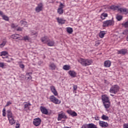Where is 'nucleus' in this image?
Listing matches in <instances>:
<instances>
[{
  "label": "nucleus",
  "instance_id": "obj_13",
  "mask_svg": "<svg viewBox=\"0 0 128 128\" xmlns=\"http://www.w3.org/2000/svg\"><path fill=\"white\" fill-rule=\"evenodd\" d=\"M102 100L103 102V104L104 102H110V98L106 95H102Z\"/></svg>",
  "mask_w": 128,
  "mask_h": 128
},
{
  "label": "nucleus",
  "instance_id": "obj_1",
  "mask_svg": "<svg viewBox=\"0 0 128 128\" xmlns=\"http://www.w3.org/2000/svg\"><path fill=\"white\" fill-rule=\"evenodd\" d=\"M78 62L84 66H90L92 64V60L90 59L80 58Z\"/></svg>",
  "mask_w": 128,
  "mask_h": 128
},
{
  "label": "nucleus",
  "instance_id": "obj_25",
  "mask_svg": "<svg viewBox=\"0 0 128 128\" xmlns=\"http://www.w3.org/2000/svg\"><path fill=\"white\" fill-rule=\"evenodd\" d=\"M104 34H106V32L104 31H102L99 33V36L101 38H102L104 36Z\"/></svg>",
  "mask_w": 128,
  "mask_h": 128
},
{
  "label": "nucleus",
  "instance_id": "obj_30",
  "mask_svg": "<svg viewBox=\"0 0 128 128\" xmlns=\"http://www.w3.org/2000/svg\"><path fill=\"white\" fill-rule=\"evenodd\" d=\"M72 32H74L72 28L70 27L67 28V32L68 34H72Z\"/></svg>",
  "mask_w": 128,
  "mask_h": 128
},
{
  "label": "nucleus",
  "instance_id": "obj_19",
  "mask_svg": "<svg viewBox=\"0 0 128 128\" xmlns=\"http://www.w3.org/2000/svg\"><path fill=\"white\" fill-rule=\"evenodd\" d=\"M118 10H119L120 12H126V14H128V10L126 8H118Z\"/></svg>",
  "mask_w": 128,
  "mask_h": 128
},
{
  "label": "nucleus",
  "instance_id": "obj_49",
  "mask_svg": "<svg viewBox=\"0 0 128 128\" xmlns=\"http://www.w3.org/2000/svg\"><path fill=\"white\" fill-rule=\"evenodd\" d=\"M10 104H12V102L8 101L6 104V106H8Z\"/></svg>",
  "mask_w": 128,
  "mask_h": 128
},
{
  "label": "nucleus",
  "instance_id": "obj_16",
  "mask_svg": "<svg viewBox=\"0 0 128 128\" xmlns=\"http://www.w3.org/2000/svg\"><path fill=\"white\" fill-rule=\"evenodd\" d=\"M49 68L51 70H54L56 68V66L54 64V63H51L49 65Z\"/></svg>",
  "mask_w": 128,
  "mask_h": 128
},
{
  "label": "nucleus",
  "instance_id": "obj_57",
  "mask_svg": "<svg viewBox=\"0 0 128 128\" xmlns=\"http://www.w3.org/2000/svg\"><path fill=\"white\" fill-rule=\"evenodd\" d=\"M36 34V32L34 33V34Z\"/></svg>",
  "mask_w": 128,
  "mask_h": 128
},
{
  "label": "nucleus",
  "instance_id": "obj_37",
  "mask_svg": "<svg viewBox=\"0 0 128 128\" xmlns=\"http://www.w3.org/2000/svg\"><path fill=\"white\" fill-rule=\"evenodd\" d=\"M20 24L22 26H26V24H28V22H26V21L20 20Z\"/></svg>",
  "mask_w": 128,
  "mask_h": 128
},
{
  "label": "nucleus",
  "instance_id": "obj_45",
  "mask_svg": "<svg viewBox=\"0 0 128 128\" xmlns=\"http://www.w3.org/2000/svg\"><path fill=\"white\" fill-rule=\"evenodd\" d=\"M4 63L0 62V68H4Z\"/></svg>",
  "mask_w": 128,
  "mask_h": 128
},
{
  "label": "nucleus",
  "instance_id": "obj_53",
  "mask_svg": "<svg viewBox=\"0 0 128 128\" xmlns=\"http://www.w3.org/2000/svg\"><path fill=\"white\" fill-rule=\"evenodd\" d=\"M0 16H2H2H4V12H2V11H0Z\"/></svg>",
  "mask_w": 128,
  "mask_h": 128
},
{
  "label": "nucleus",
  "instance_id": "obj_41",
  "mask_svg": "<svg viewBox=\"0 0 128 128\" xmlns=\"http://www.w3.org/2000/svg\"><path fill=\"white\" fill-rule=\"evenodd\" d=\"M30 106V104L26 103V104H24V108H28V106Z\"/></svg>",
  "mask_w": 128,
  "mask_h": 128
},
{
  "label": "nucleus",
  "instance_id": "obj_5",
  "mask_svg": "<svg viewBox=\"0 0 128 128\" xmlns=\"http://www.w3.org/2000/svg\"><path fill=\"white\" fill-rule=\"evenodd\" d=\"M62 118L66 119L68 118V117L66 116V114H64V112H61L60 114H58V120H62Z\"/></svg>",
  "mask_w": 128,
  "mask_h": 128
},
{
  "label": "nucleus",
  "instance_id": "obj_10",
  "mask_svg": "<svg viewBox=\"0 0 128 128\" xmlns=\"http://www.w3.org/2000/svg\"><path fill=\"white\" fill-rule=\"evenodd\" d=\"M42 4L40 3L38 5V6L35 8V10L36 12H42Z\"/></svg>",
  "mask_w": 128,
  "mask_h": 128
},
{
  "label": "nucleus",
  "instance_id": "obj_36",
  "mask_svg": "<svg viewBox=\"0 0 128 128\" xmlns=\"http://www.w3.org/2000/svg\"><path fill=\"white\" fill-rule=\"evenodd\" d=\"M116 20H118V21L122 20V16L120 15H118L116 16Z\"/></svg>",
  "mask_w": 128,
  "mask_h": 128
},
{
  "label": "nucleus",
  "instance_id": "obj_8",
  "mask_svg": "<svg viewBox=\"0 0 128 128\" xmlns=\"http://www.w3.org/2000/svg\"><path fill=\"white\" fill-rule=\"evenodd\" d=\"M10 38H13V40H22V36L18 34H12Z\"/></svg>",
  "mask_w": 128,
  "mask_h": 128
},
{
  "label": "nucleus",
  "instance_id": "obj_38",
  "mask_svg": "<svg viewBox=\"0 0 128 128\" xmlns=\"http://www.w3.org/2000/svg\"><path fill=\"white\" fill-rule=\"evenodd\" d=\"M111 10H116L117 8H118V6H110Z\"/></svg>",
  "mask_w": 128,
  "mask_h": 128
},
{
  "label": "nucleus",
  "instance_id": "obj_12",
  "mask_svg": "<svg viewBox=\"0 0 128 128\" xmlns=\"http://www.w3.org/2000/svg\"><path fill=\"white\" fill-rule=\"evenodd\" d=\"M50 90L54 94V96H58V92L56 90V87L54 86H50Z\"/></svg>",
  "mask_w": 128,
  "mask_h": 128
},
{
  "label": "nucleus",
  "instance_id": "obj_39",
  "mask_svg": "<svg viewBox=\"0 0 128 128\" xmlns=\"http://www.w3.org/2000/svg\"><path fill=\"white\" fill-rule=\"evenodd\" d=\"M124 28H128V20L122 24Z\"/></svg>",
  "mask_w": 128,
  "mask_h": 128
},
{
  "label": "nucleus",
  "instance_id": "obj_54",
  "mask_svg": "<svg viewBox=\"0 0 128 128\" xmlns=\"http://www.w3.org/2000/svg\"><path fill=\"white\" fill-rule=\"evenodd\" d=\"M42 64V62H38V64H39V66L40 65V64Z\"/></svg>",
  "mask_w": 128,
  "mask_h": 128
},
{
  "label": "nucleus",
  "instance_id": "obj_21",
  "mask_svg": "<svg viewBox=\"0 0 128 128\" xmlns=\"http://www.w3.org/2000/svg\"><path fill=\"white\" fill-rule=\"evenodd\" d=\"M57 22H58V24H64L66 22V20H64L62 18H57Z\"/></svg>",
  "mask_w": 128,
  "mask_h": 128
},
{
  "label": "nucleus",
  "instance_id": "obj_31",
  "mask_svg": "<svg viewBox=\"0 0 128 128\" xmlns=\"http://www.w3.org/2000/svg\"><path fill=\"white\" fill-rule=\"evenodd\" d=\"M6 44V40H4L1 44H0V48H4Z\"/></svg>",
  "mask_w": 128,
  "mask_h": 128
},
{
  "label": "nucleus",
  "instance_id": "obj_56",
  "mask_svg": "<svg viewBox=\"0 0 128 128\" xmlns=\"http://www.w3.org/2000/svg\"><path fill=\"white\" fill-rule=\"evenodd\" d=\"M8 58V56H6V57H2V58Z\"/></svg>",
  "mask_w": 128,
  "mask_h": 128
},
{
  "label": "nucleus",
  "instance_id": "obj_52",
  "mask_svg": "<svg viewBox=\"0 0 128 128\" xmlns=\"http://www.w3.org/2000/svg\"><path fill=\"white\" fill-rule=\"evenodd\" d=\"M124 128H128V124H125L124 126Z\"/></svg>",
  "mask_w": 128,
  "mask_h": 128
},
{
  "label": "nucleus",
  "instance_id": "obj_40",
  "mask_svg": "<svg viewBox=\"0 0 128 128\" xmlns=\"http://www.w3.org/2000/svg\"><path fill=\"white\" fill-rule=\"evenodd\" d=\"M23 40L25 41H26V40H30V37H28V36H24V38Z\"/></svg>",
  "mask_w": 128,
  "mask_h": 128
},
{
  "label": "nucleus",
  "instance_id": "obj_22",
  "mask_svg": "<svg viewBox=\"0 0 128 128\" xmlns=\"http://www.w3.org/2000/svg\"><path fill=\"white\" fill-rule=\"evenodd\" d=\"M104 104V106L105 108L108 109L110 108V102H105Z\"/></svg>",
  "mask_w": 128,
  "mask_h": 128
},
{
  "label": "nucleus",
  "instance_id": "obj_14",
  "mask_svg": "<svg viewBox=\"0 0 128 128\" xmlns=\"http://www.w3.org/2000/svg\"><path fill=\"white\" fill-rule=\"evenodd\" d=\"M48 46H54V41L53 40H48L46 43Z\"/></svg>",
  "mask_w": 128,
  "mask_h": 128
},
{
  "label": "nucleus",
  "instance_id": "obj_26",
  "mask_svg": "<svg viewBox=\"0 0 128 128\" xmlns=\"http://www.w3.org/2000/svg\"><path fill=\"white\" fill-rule=\"evenodd\" d=\"M30 74H32V72L26 73V78H27V80H32V76H30Z\"/></svg>",
  "mask_w": 128,
  "mask_h": 128
},
{
  "label": "nucleus",
  "instance_id": "obj_44",
  "mask_svg": "<svg viewBox=\"0 0 128 128\" xmlns=\"http://www.w3.org/2000/svg\"><path fill=\"white\" fill-rule=\"evenodd\" d=\"M6 108H4L2 110V116H6Z\"/></svg>",
  "mask_w": 128,
  "mask_h": 128
},
{
  "label": "nucleus",
  "instance_id": "obj_32",
  "mask_svg": "<svg viewBox=\"0 0 128 128\" xmlns=\"http://www.w3.org/2000/svg\"><path fill=\"white\" fill-rule=\"evenodd\" d=\"M102 120H108V116H106V115H102Z\"/></svg>",
  "mask_w": 128,
  "mask_h": 128
},
{
  "label": "nucleus",
  "instance_id": "obj_2",
  "mask_svg": "<svg viewBox=\"0 0 128 128\" xmlns=\"http://www.w3.org/2000/svg\"><path fill=\"white\" fill-rule=\"evenodd\" d=\"M6 112L10 124H11V126L14 124H16V120H14V116L12 115V111H10V110H8Z\"/></svg>",
  "mask_w": 128,
  "mask_h": 128
},
{
  "label": "nucleus",
  "instance_id": "obj_7",
  "mask_svg": "<svg viewBox=\"0 0 128 128\" xmlns=\"http://www.w3.org/2000/svg\"><path fill=\"white\" fill-rule=\"evenodd\" d=\"M42 122V120L40 118H36L34 120L33 124L34 126H38L40 124V122Z\"/></svg>",
  "mask_w": 128,
  "mask_h": 128
},
{
  "label": "nucleus",
  "instance_id": "obj_3",
  "mask_svg": "<svg viewBox=\"0 0 128 128\" xmlns=\"http://www.w3.org/2000/svg\"><path fill=\"white\" fill-rule=\"evenodd\" d=\"M50 102H54V104H60L61 102L60 100L56 98L54 95L50 96Z\"/></svg>",
  "mask_w": 128,
  "mask_h": 128
},
{
  "label": "nucleus",
  "instance_id": "obj_43",
  "mask_svg": "<svg viewBox=\"0 0 128 128\" xmlns=\"http://www.w3.org/2000/svg\"><path fill=\"white\" fill-rule=\"evenodd\" d=\"M81 128H88V124H84L82 125Z\"/></svg>",
  "mask_w": 128,
  "mask_h": 128
},
{
  "label": "nucleus",
  "instance_id": "obj_17",
  "mask_svg": "<svg viewBox=\"0 0 128 128\" xmlns=\"http://www.w3.org/2000/svg\"><path fill=\"white\" fill-rule=\"evenodd\" d=\"M41 40L43 44H47L48 40V38L46 36H44L41 38Z\"/></svg>",
  "mask_w": 128,
  "mask_h": 128
},
{
  "label": "nucleus",
  "instance_id": "obj_24",
  "mask_svg": "<svg viewBox=\"0 0 128 128\" xmlns=\"http://www.w3.org/2000/svg\"><path fill=\"white\" fill-rule=\"evenodd\" d=\"M88 128H98L96 126L92 123L88 124Z\"/></svg>",
  "mask_w": 128,
  "mask_h": 128
},
{
  "label": "nucleus",
  "instance_id": "obj_50",
  "mask_svg": "<svg viewBox=\"0 0 128 128\" xmlns=\"http://www.w3.org/2000/svg\"><path fill=\"white\" fill-rule=\"evenodd\" d=\"M20 124H16V128H20Z\"/></svg>",
  "mask_w": 128,
  "mask_h": 128
},
{
  "label": "nucleus",
  "instance_id": "obj_18",
  "mask_svg": "<svg viewBox=\"0 0 128 128\" xmlns=\"http://www.w3.org/2000/svg\"><path fill=\"white\" fill-rule=\"evenodd\" d=\"M68 113L72 116H78V114L76 112H72V110H68Z\"/></svg>",
  "mask_w": 128,
  "mask_h": 128
},
{
  "label": "nucleus",
  "instance_id": "obj_11",
  "mask_svg": "<svg viewBox=\"0 0 128 128\" xmlns=\"http://www.w3.org/2000/svg\"><path fill=\"white\" fill-rule=\"evenodd\" d=\"M40 110L42 114H48V111L45 107L41 106L40 107Z\"/></svg>",
  "mask_w": 128,
  "mask_h": 128
},
{
  "label": "nucleus",
  "instance_id": "obj_6",
  "mask_svg": "<svg viewBox=\"0 0 128 128\" xmlns=\"http://www.w3.org/2000/svg\"><path fill=\"white\" fill-rule=\"evenodd\" d=\"M112 24H114V21L112 20H108L104 22L103 26H112Z\"/></svg>",
  "mask_w": 128,
  "mask_h": 128
},
{
  "label": "nucleus",
  "instance_id": "obj_55",
  "mask_svg": "<svg viewBox=\"0 0 128 128\" xmlns=\"http://www.w3.org/2000/svg\"><path fill=\"white\" fill-rule=\"evenodd\" d=\"M7 62H10V60H6Z\"/></svg>",
  "mask_w": 128,
  "mask_h": 128
},
{
  "label": "nucleus",
  "instance_id": "obj_4",
  "mask_svg": "<svg viewBox=\"0 0 128 128\" xmlns=\"http://www.w3.org/2000/svg\"><path fill=\"white\" fill-rule=\"evenodd\" d=\"M120 90V87L118 85H114L110 88V92L111 94H116Z\"/></svg>",
  "mask_w": 128,
  "mask_h": 128
},
{
  "label": "nucleus",
  "instance_id": "obj_9",
  "mask_svg": "<svg viewBox=\"0 0 128 128\" xmlns=\"http://www.w3.org/2000/svg\"><path fill=\"white\" fill-rule=\"evenodd\" d=\"M99 125L101 126V128H108V122H104V121H99Z\"/></svg>",
  "mask_w": 128,
  "mask_h": 128
},
{
  "label": "nucleus",
  "instance_id": "obj_46",
  "mask_svg": "<svg viewBox=\"0 0 128 128\" xmlns=\"http://www.w3.org/2000/svg\"><path fill=\"white\" fill-rule=\"evenodd\" d=\"M17 32H22V28L19 27L18 28L16 29Z\"/></svg>",
  "mask_w": 128,
  "mask_h": 128
},
{
  "label": "nucleus",
  "instance_id": "obj_27",
  "mask_svg": "<svg viewBox=\"0 0 128 128\" xmlns=\"http://www.w3.org/2000/svg\"><path fill=\"white\" fill-rule=\"evenodd\" d=\"M100 18L102 20H104L106 18H108V14L106 13H102L101 14Z\"/></svg>",
  "mask_w": 128,
  "mask_h": 128
},
{
  "label": "nucleus",
  "instance_id": "obj_51",
  "mask_svg": "<svg viewBox=\"0 0 128 128\" xmlns=\"http://www.w3.org/2000/svg\"><path fill=\"white\" fill-rule=\"evenodd\" d=\"M11 27L12 28H16V26H14V24H12Z\"/></svg>",
  "mask_w": 128,
  "mask_h": 128
},
{
  "label": "nucleus",
  "instance_id": "obj_42",
  "mask_svg": "<svg viewBox=\"0 0 128 128\" xmlns=\"http://www.w3.org/2000/svg\"><path fill=\"white\" fill-rule=\"evenodd\" d=\"M122 34H128V29H126V30H124L123 32H122Z\"/></svg>",
  "mask_w": 128,
  "mask_h": 128
},
{
  "label": "nucleus",
  "instance_id": "obj_58",
  "mask_svg": "<svg viewBox=\"0 0 128 128\" xmlns=\"http://www.w3.org/2000/svg\"><path fill=\"white\" fill-rule=\"evenodd\" d=\"M110 96H114V95H112V94H111Z\"/></svg>",
  "mask_w": 128,
  "mask_h": 128
},
{
  "label": "nucleus",
  "instance_id": "obj_35",
  "mask_svg": "<svg viewBox=\"0 0 128 128\" xmlns=\"http://www.w3.org/2000/svg\"><path fill=\"white\" fill-rule=\"evenodd\" d=\"M64 8V5L60 2V4L59 6V8H60V10H62Z\"/></svg>",
  "mask_w": 128,
  "mask_h": 128
},
{
  "label": "nucleus",
  "instance_id": "obj_47",
  "mask_svg": "<svg viewBox=\"0 0 128 128\" xmlns=\"http://www.w3.org/2000/svg\"><path fill=\"white\" fill-rule=\"evenodd\" d=\"M74 90H76L78 89V86L76 85H74L73 86Z\"/></svg>",
  "mask_w": 128,
  "mask_h": 128
},
{
  "label": "nucleus",
  "instance_id": "obj_20",
  "mask_svg": "<svg viewBox=\"0 0 128 128\" xmlns=\"http://www.w3.org/2000/svg\"><path fill=\"white\" fill-rule=\"evenodd\" d=\"M118 54H126L128 52V50L126 49H122L118 52Z\"/></svg>",
  "mask_w": 128,
  "mask_h": 128
},
{
  "label": "nucleus",
  "instance_id": "obj_29",
  "mask_svg": "<svg viewBox=\"0 0 128 128\" xmlns=\"http://www.w3.org/2000/svg\"><path fill=\"white\" fill-rule=\"evenodd\" d=\"M6 54H8V52H6V51L2 52L0 53V56H6Z\"/></svg>",
  "mask_w": 128,
  "mask_h": 128
},
{
  "label": "nucleus",
  "instance_id": "obj_48",
  "mask_svg": "<svg viewBox=\"0 0 128 128\" xmlns=\"http://www.w3.org/2000/svg\"><path fill=\"white\" fill-rule=\"evenodd\" d=\"M19 66L21 68H24V64H19Z\"/></svg>",
  "mask_w": 128,
  "mask_h": 128
},
{
  "label": "nucleus",
  "instance_id": "obj_33",
  "mask_svg": "<svg viewBox=\"0 0 128 128\" xmlns=\"http://www.w3.org/2000/svg\"><path fill=\"white\" fill-rule=\"evenodd\" d=\"M58 12L59 14H64V10L62 9L58 8Z\"/></svg>",
  "mask_w": 128,
  "mask_h": 128
},
{
  "label": "nucleus",
  "instance_id": "obj_23",
  "mask_svg": "<svg viewBox=\"0 0 128 128\" xmlns=\"http://www.w3.org/2000/svg\"><path fill=\"white\" fill-rule=\"evenodd\" d=\"M111 64L112 63L110 62V61L106 60L104 62V66H106V68H110V66Z\"/></svg>",
  "mask_w": 128,
  "mask_h": 128
},
{
  "label": "nucleus",
  "instance_id": "obj_34",
  "mask_svg": "<svg viewBox=\"0 0 128 128\" xmlns=\"http://www.w3.org/2000/svg\"><path fill=\"white\" fill-rule=\"evenodd\" d=\"M2 18L3 20H6L7 22L8 21V20H10L8 17L6 15L2 16Z\"/></svg>",
  "mask_w": 128,
  "mask_h": 128
},
{
  "label": "nucleus",
  "instance_id": "obj_15",
  "mask_svg": "<svg viewBox=\"0 0 128 128\" xmlns=\"http://www.w3.org/2000/svg\"><path fill=\"white\" fill-rule=\"evenodd\" d=\"M68 72L72 78H76V73L74 70H70Z\"/></svg>",
  "mask_w": 128,
  "mask_h": 128
},
{
  "label": "nucleus",
  "instance_id": "obj_28",
  "mask_svg": "<svg viewBox=\"0 0 128 128\" xmlns=\"http://www.w3.org/2000/svg\"><path fill=\"white\" fill-rule=\"evenodd\" d=\"M63 69L64 70H70V66L68 65H64L63 66Z\"/></svg>",
  "mask_w": 128,
  "mask_h": 128
}]
</instances>
